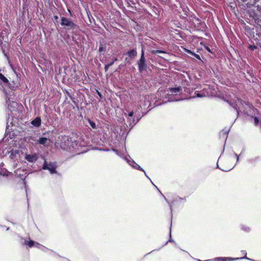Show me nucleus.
<instances>
[{
  "instance_id": "16",
  "label": "nucleus",
  "mask_w": 261,
  "mask_h": 261,
  "mask_svg": "<svg viewBox=\"0 0 261 261\" xmlns=\"http://www.w3.org/2000/svg\"><path fill=\"white\" fill-rule=\"evenodd\" d=\"M259 122V120L258 119V118L257 117H255L254 118V123L255 124H257Z\"/></svg>"
},
{
  "instance_id": "22",
  "label": "nucleus",
  "mask_w": 261,
  "mask_h": 261,
  "mask_svg": "<svg viewBox=\"0 0 261 261\" xmlns=\"http://www.w3.org/2000/svg\"><path fill=\"white\" fill-rule=\"evenodd\" d=\"M259 1V0H253V2H252V3H253L252 5L255 4L256 2H258Z\"/></svg>"
},
{
  "instance_id": "19",
  "label": "nucleus",
  "mask_w": 261,
  "mask_h": 261,
  "mask_svg": "<svg viewBox=\"0 0 261 261\" xmlns=\"http://www.w3.org/2000/svg\"><path fill=\"white\" fill-rule=\"evenodd\" d=\"M133 114H134V112H133V111H132V112L129 113L128 116H130V117H132V116H133Z\"/></svg>"
},
{
  "instance_id": "14",
  "label": "nucleus",
  "mask_w": 261,
  "mask_h": 261,
  "mask_svg": "<svg viewBox=\"0 0 261 261\" xmlns=\"http://www.w3.org/2000/svg\"><path fill=\"white\" fill-rule=\"evenodd\" d=\"M105 50L103 44H101L99 48V51L102 52Z\"/></svg>"
},
{
  "instance_id": "8",
  "label": "nucleus",
  "mask_w": 261,
  "mask_h": 261,
  "mask_svg": "<svg viewBox=\"0 0 261 261\" xmlns=\"http://www.w3.org/2000/svg\"><path fill=\"white\" fill-rule=\"evenodd\" d=\"M182 90V88L180 86L176 88H170L168 89L169 91L172 93H177L180 92Z\"/></svg>"
},
{
  "instance_id": "1",
  "label": "nucleus",
  "mask_w": 261,
  "mask_h": 261,
  "mask_svg": "<svg viewBox=\"0 0 261 261\" xmlns=\"http://www.w3.org/2000/svg\"><path fill=\"white\" fill-rule=\"evenodd\" d=\"M61 24L67 30L74 29L76 27L74 22L64 17H62L61 18Z\"/></svg>"
},
{
  "instance_id": "2",
  "label": "nucleus",
  "mask_w": 261,
  "mask_h": 261,
  "mask_svg": "<svg viewBox=\"0 0 261 261\" xmlns=\"http://www.w3.org/2000/svg\"><path fill=\"white\" fill-rule=\"evenodd\" d=\"M56 165L54 163H47L45 161L44 162V163L43 165L42 168L44 170H48L49 171L50 173L51 174L56 173L57 172L56 169Z\"/></svg>"
},
{
  "instance_id": "21",
  "label": "nucleus",
  "mask_w": 261,
  "mask_h": 261,
  "mask_svg": "<svg viewBox=\"0 0 261 261\" xmlns=\"http://www.w3.org/2000/svg\"><path fill=\"white\" fill-rule=\"evenodd\" d=\"M114 61H112V62H110V63H109L108 64H109V65L110 66H112V65H113V64H114Z\"/></svg>"
},
{
  "instance_id": "7",
  "label": "nucleus",
  "mask_w": 261,
  "mask_h": 261,
  "mask_svg": "<svg viewBox=\"0 0 261 261\" xmlns=\"http://www.w3.org/2000/svg\"><path fill=\"white\" fill-rule=\"evenodd\" d=\"M126 54L130 59H134L137 56V52L136 49H132L127 51Z\"/></svg>"
},
{
  "instance_id": "11",
  "label": "nucleus",
  "mask_w": 261,
  "mask_h": 261,
  "mask_svg": "<svg viewBox=\"0 0 261 261\" xmlns=\"http://www.w3.org/2000/svg\"><path fill=\"white\" fill-rule=\"evenodd\" d=\"M152 54L156 55L159 53H165V51L160 50H153L151 51Z\"/></svg>"
},
{
  "instance_id": "10",
  "label": "nucleus",
  "mask_w": 261,
  "mask_h": 261,
  "mask_svg": "<svg viewBox=\"0 0 261 261\" xmlns=\"http://www.w3.org/2000/svg\"><path fill=\"white\" fill-rule=\"evenodd\" d=\"M0 80H1L4 84H8L9 83L8 79L3 74L1 73Z\"/></svg>"
},
{
  "instance_id": "23",
  "label": "nucleus",
  "mask_w": 261,
  "mask_h": 261,
  "mask_svg": "<svg viewBox=\"0 0 261 261\" xmlns=\"http://www.w3.org/2000/svg\"><path fill=\"white\" fill-rule=\"evenodd\" d=\"M17 152H18V151H16V150H15V151H12V153H11V154H14V153H15V154H16V153H17Z\"/></svg>"
},
{
  "instance_id": "18",
  "label": "nucleus",
  "mask_w": 261,
  "mask_h": 261,
  "mask_svg": "<svg viewBox=\"0 0 261 261\" xmlns=\"http://www.w3.org/2000/svg\"><path fill=\"white\" fill-rule=\"evenodd\" d=\"M110 66L109 64L106 65L105 67V71H107L108 70V68H109Z\"/></svg>"
},
{
  "instance_id": "17",
  "label": "nucleus",
  "mask_w": 261,
  "mask_h": 261,
  "mask_svg": "<svg viewBox=\"0 0 261 261\" xmlns=\"http://www.w3.org/2000/svg\"><path fill=\"white\" fill-rule=\"evenodd\" d=\"M96 92L98 96H99L100 98L101 99L102 98L101 94L98 90H96Z\"/></svg>"
},
{
  "instance_id": "26",
  "label": "nucleus",
  "mask_w": 261,
  "mask_h": 261,
  "mask_svg": "<svg viewBox=\"0 0 261 261\" xmlns=\"http://www.w3.org/2000/svg\"><path fill=\"white\" fill-rule=\"evenodd\" d=\"M139 169L140 170H143V169L140 167L139 166Z\"/></svg>"
},
{
  "instance_id": "28",
  "label": "nucleus",
  "mask_w": 261,
  "mask_h": 261,
  "mask_svg": "<svg viewBox=\"0 0 261 261\" xmlns=\"http://www.w3.org/2000/svg\"><path fill=\"white\" fill-rule=\"evenodd\" d=\"M117 58H115V59H114V62H115V61H117Z\"/></svg>"
},
{
  "instance_id": "9",
  "label": "nucleus",
  "mask_w": 261,
  "mask_h": 261,
  "mask_svg": "<svg viewBox=\"0 0 261 261\" xmlns=\"http://www.w3.org/2000/svg\"><path fill=\"white\" fill-rule=\"evenodd\" d=\"M32 124L36 126H39L41 124V119L39 117L36 118L32 121Z\"/></svg>"
},
{
  "instance_id": "3",
  "label": "nucleus",
  "mask_w": 261,
  "mask_h": 261,
  "mask_svg": "<svg viewBox=\"0 0 261 261\" xmlns=\"http://www.w3.org/2000/svg\"><path fill=\"white\" fill-rule=\"evenodd\" d=\"M209 96V93L207 91V90L204 88L202 90L200 91H195L194 93V95L193 96H191L189 98H194L195 97H198V98H202V97H206L207 96Z\"/></svg>"
},
{
  "instance_id": "20",
  "label": "nucleus",
  "mask_w": 261,
  "mask_h": 261,
  "mask_svg": "<svg viewBox=\"0 0 261 261\" xmlns=\"http://www.w3.org/2000/svg\"><path fill=\"white\" fill-rule=\"evenodd\" d=\"M141 56H144V51L143 48L142 49V50H141Z\"/></svg>"
},
{
  "instance_id": "13",
  "label": "nucleus",
  "mask_w": 261,
  "mask_h": 261,
  "mask_svg": "<svg viewBox=\"0 0 261 261\" xmlns=\"http://www.w3.org/2000/svg\"><path fill=\"white\" fill-rule=\"evenodd\" d=\"M188 52L192 54V52L190 50H189ZM192 54L194 55V56L196 58H197V59L200 60V57L199 55L194 54V53H192Z\"/></svg>"
},
{
  "instance_id": "29",
  "label": "nucleus",
  "mask_w": 261,
  "mask_h": 261,
  "mask_svg": "<svg viewBox=\"0 0 261 261\" xmlns=\"http://www.w3.org/2000/svg\"><path fill=\"white\" fill-rule=\"evenodd\" d=\"M243 2H246L247 0H242Z\"/></svg>"
},
{
  "instance_id": "4",
  "label": "nucleus",
  "mask_w": 261,
  "mask_h": 261,
  "mask_svg": "<svg viewBox=\"0 0 261 261\" xmlns=\"http://www.w3.org/2000/svg\"><path fill=\"white\" fill-rule=\"evenodd\" d=\"M138 68L140 72H142L143 70H146L147 68V65L145 63V57L141 56L140 60L138 61Z\"/></svg>"
},
{
  "instance_id": "27",
  "label": "nucleus",
  "mask_w": 261,
  "mask_h": 261,
  "mask_svg": "<svg viewBox=\"0 0 261 261\" xmlns=\"http://www.w3.org/2000/svg\"><path fill=\"white\" fill-rule=\"evenodd\" d=\"M55 18L56 19H57L58 18V16H55Z\"/></svg>"
},
{
  "instance_id": "5",
  "label": "nucleus",
  "mask_w": 261,
  "mask_h": 261,
  "mask_svg": "<svg viewBox=\"0 0 261 261\" xmlns=\"http://www.w3.org/2000/svg\"><path fill=\"white\" fill-rule=\"evenodd\" d=\"M38 159L37 155L36 154H26L25 159L29 162H34L37 161Z\"/></svg>"
},
{
  "instance_id": "25",
  "label": "nucleus",
  "mask_w": 261,
  "mask_h": 261,
  "mask_svg": "<svg viewBox=\"0 0 261 261\" xmlns=\"http://www.w3.org/2000/svg\"><path fill=\"white\" fill-rule=\"evenodd\" d=\"M251 47L252 49H254V48H256V47L255 46H251Z\"/></svg>"
},
{
  "instance_id": "24",
  "label": "nucleus",
  "mask_w": 261,
  "mask_h": 261,
  "mask_svg": "<svg viewBox=\"0 0 261 261\" xmlns=\"http://www.w3.org/2000/svg\"><path fill=\"white\" fill-rule=\"evenodd\" d=\"M91 125L92 127H94V126H95V124L94 123H91Z\"/></svg>"
},
{
  "instance_id": "12",
  "label": "nucleus",
  "mask_w": 261,
  "mask_h": 261,
  "mask_svg": "<svg viewBox=\"0 0 261 261\" xmlns=\"http://www.w3.org/2000/svg\"><path fill=\"white\" fill-rule=\"evenodd\" d=\"M35 242L33 241H29L26 244L28 245L30 247H33L35 244Z\"/></svg>"
},
{
  "instance_id": "6",
  "label": "nucleus",
  "mask_w": 261,
  "mask_h": 261,
  "mask_svg": "<svg viewBox=\"0 0 261 261\" xmlns=\"http://www.w3.org/2000/svg\"><path fill=\"white\" fill-rule=\"evenodd\" d=\"M50 142V140L45 137H42L40 138L39 139L37 140V142L41 145H46L47 143H49Z\"/></svg>"
},
{
  "instance_id": "15",
  "label": "nucleus",
  "mask_w": 261,
  "mask_h": 261,
  "mask_svg": "<svg viewBox=\"0 0 261 261\" xmlns=\"http://www.w3.org/2000/svg\"><path fill=\"white\" fill-rule=\"evenodd\" d=\"M132 59H130V58H126L125 60V62L127 63L130 64L131 63V60Z\"/></svg>"
}]
</instances>
